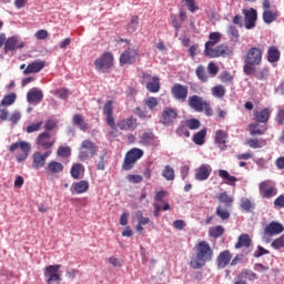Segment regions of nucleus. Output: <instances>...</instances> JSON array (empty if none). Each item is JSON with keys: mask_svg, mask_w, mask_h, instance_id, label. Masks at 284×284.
I'll use <instances>...</instances> for the list:
<instances>
[{"mask_svg": "<svg viewBox=\"0 0 284 284\" xmlns=\"http://www.w3.org/2000/svg\"><path fill=\"white\" fill-rule=\"evenodd\" d=\"M214 258V250L206 241H201L195 245V254L191 256L190 265L192 270H202L205 263H210Z\"/></svg>", "mask_w": 284, "mask_h": 284, "instance_id": "f257e3e1", "label": "nucleus"}, {"mask_svg": "<svg viewBox=\"0 0 284 284\" xmlns=\"http://www.w3.org/2000/svg\"><path fill=\"white\" fill-rule=\"evenodd\" d=\"M244 65L243 72L246 77H252L256 74V67L263 63V48L252 47L250 48L243 57Z\"/></svg>", "mask_w": 284, "mask_h": 284, "instance_id": "f03ea898", "label": "nucleus"}, {"mask_svg": "<svg viewBox=\"0 0 284 284\" xmlns=\"http://www.w3.org/2000/svg\"><path fill=\"white\" fill-rule=\"evenodd\" d=\"M17 150H20V152L17 153L16 161L18 163H23V161L30 156L32 144H30V142L20 140L9 146V152H17Z\"/></svg>", "mask_w": 284, "mask_h": 284, "instance_id": "7ed1b4c3", "label": "nucleus"}, {"mask_svg": "<svg viewBox=\"0 0 284 284\" xmlns=\"http://www.w3.org/2000/svg\"><path fill=\"white\" fill-rule=\"evenodd\" d=\"M97 154H99V146L92 140L82 141L78 155L79 161H88L90 156H97Z\"/></svg>", "mask_w": 284, "mask_h": 284, "instance_id": "20e7f679", "label": "nucleus"}, {"mask_svg": "<svg viewBox=\"0 0 284 284\" xmlns=\"http://www.w3.org/2000/svg\"><path fill=\"white\" fill-rule=\"evenodd\" d=\"M144 152L141 149L138 148H133L131 149L124 158L123 164H122V169L125 171L132 170V168H134V165H136V161H139V159H142Z\"/></svg>", "mask_w": 284, "mask_h": 284, "instance_id": "39448f33", "label": "nucleus"}, {"mask_svg": "<svg viewBox=\"0 0 284 284\" xmlns=\"http://www.w3.org/2000/svg\"><path fill=\"white\" fill-rule=\"evenodd\" d=\"M57 143V138L52 136L50 132L43 131L40 134H38L36 139V144L38 148H41L42 150L50 151L52 148H54V144Z\"/></svg>", "mask_w": 284, "mask_h": 284, "instance_id": "423d86ee", "label": "nucleus"}, {"mask_svg": "<svg viewBox=\"0 0 284 284\" xmlns=\"http://www.w3.org/2000/svg\"><path fill=\"white\" fill-rule=\"evenodd\" d=\"M61 265H48L44 267V278L47 284H59L61 283V274L59 273Z\"/></svg>", "mask_w": 284, "mask_h": 284, "instance_id": "0eeeda50", "label": "nucleus"}, {"mask_svg": "<svg viewBox=\"0 0 284 284\" xmlns=\"http://www.w3.org/2000/svg\"><path fill=\"white\" fill-rule=\"evenodd\" d=\"M94 65L98 72L110 70V68L114 65V55L110 52H104L101 57L94 60Z\"/></svg>", "mask_w": 284, "mask_h": 284, "instance_id": "6e6552de", "label": "nucleus"}, {"mask_svg": "<svg viewBox=\"0 0 284 284\" xmlns=\"http://www.w3.org/2000/svg\"><path fill=\"white\" fill-rule=\"evenodd\" d=\"M262 8L264 10L262 13L264 23H274L278 19V9L272 10V2L270 0H263Z\"/></svg>", "mask_w": 284, "mask_h": 284, "instance_id": "1a4fd4ad", "label": "nucleus"}, {"mask_svg": "<svg viewBox=\"0 0 284 284\" xmlns=\"http://www.w3.org/2000/svg\"><path fill=\"white\" fill-rule=\"evenodd\" d=\"M204 54L209 57V59H219L220 57H232V54H234V48L223 43Z\"/></svg>", "mask_w": 284, "mask_h": 284, "instance_id": "9d476101", "label": "nucleus"}, {"mask_svg": "<svg viewBox=\"0 0 284 284\" xmlns=\"http://www.w3.org/2000/svg\"><path fill=\"white\" fill-rule=\"evenodd\" d=\"M242 13L244 16V28L246 30H254L256 28V21L258 19V11L254 8L243 9Z\"/></svg>", "mask_w": 284, "mask_h": 284, "instance_id": "9b49d317", "label": "nucleus"}, {"mask_svg": "<svg viewBox=\"0 0 284 284\" xmlns=\"http://www.w3.org/2000/svg\"><path fill=\"white\" fill-rule=\"evenodd\" d=\"M175 119H179V111H176V109L166 106L162 111L160 123H162V125H166V126L174 125Z\"/></svg>", "mask_w": 284, "mask_h": 284, "instance_id": "f8f14e48", "label": "nucleus"}, {"mask_svg": "<svg viewBox=\"0 0 284 284\" xmlns=\"http://www.w3.org/2000/svg\"><path fill=\"white\" fill-rule=\"evenodd\" d=\"M140 57L139 49H126L120 55V63L123 65H132V63H136V59Z\"/></svg>", "mask_w": 284, "mask_h": 284, "instance_id": "ddd939ff", "label": "nucleus"}, {"mask_svg": "<svg viewBox=\"0 0 284 284\" xmlns=\"http://www.w3.org/2000/svg\"><path fill=\"white\" fill-rule=\"evenodd\" d=\"M187 85H183L181 83H175L171 88V94L175 101H180V103H184L187 100Z\"/></svg>", "mask_w": 284, "mask_h": 284, "instance_id": "4468645a", "label": "nucleus"}, {"mask_svg": "<svg viewBox=\"0 0 284 284\" xmlns=\"http://www.w3.org/2000/svg\"><path fill=\"white\" fill-rule=\"evenodd\" d=\"M260 194L263 199H272L276 196L277 190L276 186L272 185V181L267 180L260 184Z\"/></svg>", "mask_w": 284, "mask_h": 284, "instance_id": "2eb2a0df", "label": "nucleus"}, {"mask_svg": "<svg viewBox=\"0 0 284 284\" xmlns=\"http://www.w3.org/2000/svg\"><path fill=\"white\" fill-rule=\"evenodd\" d=\"M50 154H52V151H45L44 153H41L39 151L34 152L32 155L33 170H41V168H43V165H45V161H48V158L50 156Z\"/></svg>", "mask_w": 284, "mask_h": 284, "instance_id": "dca6fc26", "label": "nucleus"}, {"mask_svg": "<svg viewBox=\"0 0 284 284\" xmlns=\"http://www.w3.org/2000/svg\"><path fill=\"white\" fill-rule=\"evenodd\" d=\"M212 174V165L202 164L195 169L194 179L195 181H207Z\"/></svg>", "mask_w": 284, "mask_h": 284, "instance_id": "f3484780", "label": "nucleus"}, {"mask_svg": "<svg viewBox=\"0 0 284 284\" xmlns=\"http://www.w3.org/2000/svg\"><path fill=\"white\" fill-rule=\"evenodd\" d=\"M26 48V42H20L17 37H10L4 41V52H13V50Z\"/></svg>", "mask_w": 284, "mask_h": 284, "instance_id": "a211bd4d", "label": "nucleus"}, {"mask_svg": "<svg viewBox=\"0 0 284 284\" xmlns=\"http://www.w3.org/2000/svg\"><path fill=\"white\" fill-rule=\"evenodd\" d=\"M284 226L278 222H271L265 229L264 234L266 236H276V234H283Z\"/></svg>", "mask_w": 284, "mask_h": 284, "instance_id": "6ab92c4d", "label": "nucleus"}, {"mask_svg": "<svg viewBox=\"0 0 284 284\" xmlns=\"http://www.w3.org/2000/svg\"><path fill=\"white\" fill-rule=\"evenodd\" d=\"M253 116L256 123H267L270 116H272V109L265 108L261 111H254Z\"/></svg>", "mask_w": 284, "mask_h": 284, "instance_id": "aec40b11", "label": "nucleus"}, {"mask_svg": "<svg viewBox=\"0 0 284 284\" xmlns=\"http://www.w3.org/2000/svg\"><path fill=\"white\" fill-rule=\"evenodd\" d=\"M221 37L220 32H211L209 34V41L204 44V54L214 49V45L221 41Z\"/></svg>", "mask_w": 284, "mask_h": 284, "instance_id": "412c9836", "label": "nucleus"}, {"mask_svg": "<svg viewBox=\"0 0 284 284\" xmlns=\"http://www.w3.org/2000/svg\"><path fill=\"white\" fill-rule=\"evenodd\" d=\"M232 262V253L226 250L221 252L216 257L217 267L220 270H225V266Z\"/></svg>", "mask_w": 284, "mask_h": 284, "instance_id": "4be33fe9", "label": "nucleus"}, {"mask_svg": "<svg viewBox=\"0 0 284 284\" xmlns=\"http://www.w3.org/2000/svg\"><path fill=\"white\" fill-rule=\"evenodd\" d=\"M45 68L44 61H33L27 65L23 71V74H34L37 72H41Z\"/></svg>", "mask_w": 284, "mask_h": 284, "instance_id": "5701e85b", "label": "nucleus"}, {"mask_svg": "<svg viewBox=\"0 0 284 284\" xmlns=\"http://www.w3.org/2000/svg\"><path fill=\"white\" fill-rule=\"evenodd\" d=\"M204 104H205V101H203V98H201L199 95L189 97V105L195 112H203Z\"/></svg>", "mask_w": 284, "mask_h": 284, "instance_id": "b1692460", "label": "nucleus"}, {"mask_svg": "<svg viewBox=\"0 0 284 284\" xmlns=\"http://www.w3.org/2000/svg\"><path fill=\"white\" fill-rule=\"evenodd\" d=\"M266 59L268 63H278V61H281V51L278 50V47H270L266 53Z\"/></svg>", "mask_w": 284, "mask_h": 284, "instance_id": "393cba45", "label": "nucleus"}, {"mask_svg": "<svg viewBox=\"0 0 284 284\" xmlns=\"http://www.w3.org/2000/svg\"><path fill=\"white\" fill-rule=\"evenodd\" d=\"M118 128L121 129V130H124V131L135 130V128H136V118L131 115L130 118L121 120L118 123Z\"/></svg>", "mask_w": 284, "mask_h": 284, "instance_id": "a878e982", "label": "nucleus"}, {"mask_svg": "<svg viewBox=\"0 0 284 284\" xmlns=\"http://www.w3.org/2000/svg\"><path fill=\"white\" fill-rule=\"evenodd\" d=\"M27 101L29 103H41V101H43V92L41 90H30L27 93Z\"/></svg>", "mask_w": 284, "mask_h": 284, "instance_id": "bb28decb", "label": "nucleus"}, {"mask_svg": "<svg viewBox=\"0 0 284 284\" xmlns=\"http://www.w3.org/2000/svg\"><path fill=\"white\" fill-rule=\"evenodd\" d=\"M71 190H73L75 194H85V192L90 190V182L85 180L74 182L71 186Z\"/></svg>", "mask_w": 284, "mask_h": 284, "instance_id": "cd10ccee", "label": "nucleus"}, {"mask_svg": "<svg viewBox=\"0 0 284 284\" xmlns=\"http://www.w3.org/2000/svg\"><path fill=\"white\" fill-rule=\"evenodd\" d=\"M154 139H156L154 133L152 131H146L140 135L139 143L144 146L152 145V143H154Z\"/></svg>", "mask_w": 284, "mask_h": 284, "instance_id": "c85d7f7f", "label": "nucleus"}, {"mask_svg": "<svg viewBox=\"0 0 284 284\" xmlns=\"http://www.w3.org/2000/svg\"><path fill=\"white\" fill-rule=\"evenodd\" d=\"M84 173H85V166H83V164H81V163L72 164L71 170H70V174H71L72 179L79 180V179H81V174H84Z\"/></svg>", "mask_w": 284, "mask_h": 284, "instance_id": "c756f323", "label": "nucleus"}, {"mask_svg": "<svg viewBox=\"0 0 284 284\" xmlns=\"http://www.w3.org/2000/svg\"><path fill=\"white\" fill-rule=\"evenodd\" d=\"M252 245V239L248 234H241L235 244V250H241V247H250Z\"/></svg>", "mask_w": 284, "mask_h": 284, "instance_id": "7c9ffc66", "label": "nucleus"}, {"mask_svg": "<svg viewBox=\"0 0 284 284\" xmlns=\"http://www.w3.org/2000/svg\"><path fill=\"white\" fill-rule=\"evenodd\" d=\"M195 74L202 83H207L210 81V74H207V71L205 70V67L203 64H200L195 69Z\"/></svg>", "mask_w": 284, "mask_h": 284, "instance_id": "2f4dec72", "label": "nucleus"}, {"mask_svg": "<svg viewBox=\"0 0 284 284\" xmlns=\"http://www.w3.org/2000/svg\"><path fill=\"white\" fill-rule=\"evenodd\" d=\"M47 172H50V174H59L63 172V163L51 161L47 166Z\"/></svg>", "mask_w": 284, "mask_h": 284, "instance_id": "473e14b6", "label": "nucleus"}, {"mask_svg": "<svg viewBox=\"0 0 284 284\" xmlns=\"http://www.w3.org/2000/svg\"><path fill=\"white\" fill-rule=\"evenodd\" d=\"M146 90L153 94L159 92V90H161V79H159V77H153L152 81L146 83Z\"/></svg>", "mask_w": 284, "mask_h": 284, "instance_id": "72a5a7b5", "label": "nucleus"}, {"mask_svg": "<svg viewBox=\"0 0 284 284\" xmlns=\"http://www.w3.org/2000/svg\"><path fill=\"white\" fill-rule=\"evenodd\" d=\"M246 145L248 148H252L253 150H258L260 148H265L267 145V142L264 139H248L246 140Z\"/></svg>", "mask_w": 284, "mask_h": 284, "instance_id": "f704fd0d", "label": "nucleus"}, {"mask_svg": "<svg viewBox=\"0 0 284 284\" xmlns=\"http://www.w3.org/2000/svg\"><path fill=\"white\" fill-rule=\"evenodd\" d=\"M205 136H207V130H200L193 135V143H195V145H203L205 143Z\"/></svg>", "mask_w": 284, "mask_h": 284, "instance_id": "c9c22d12", "label": "nucleus"}, {"mask_svg": "<svg viewBox=\"0 0 284 284\" xmlns=\"http://www.w3.org/2000/svg\"><path fill=\"white\" fill-rule=\"evenodd\" d=\"M217 201L220 203H223L225 207H232V204L234 203V197L230 196L227 192H223L217 195Z\"/></svg>", "mask_w": 284, "mask_h": 284, "instance_id": "e433bc0d", "label": "nucleus"}, {"mask_svg": "<svg viewBox=\"0 0 284 284\" xmlns=\"http://www.w3.org/2000/svg\"><path fill=\"white\" fill-rule=\"evenodd\" d=\"M73 123L74 125H78V128H80V130H82L83 132H85V130L90 128L88 122L83 121V115L79 113L73 115Z\"/></svg>", "mask_w": 284, "mask_h": 284, "instance_id": "4c0bfd02", "label": "nucleus"}, {"mask_svg": "<svg viewBox=\"0 0 284 284\" xmlns=\"http://www.w3.org/2000/svg\"><path fill=\"white\" fill-rule=\"evenodd\" d=\"M212 95L215 99H223L225 97V87L223 84H216L211 89Z\"/></svg>", "mask_w": 284, "mask_h": 284, "instance_id": "58836bf2", "label": "nucleus"}, {"mask_svg": "<svg viewBox=\"0 0 284 284\" xmlns=\"http://www.w3.org/2000/svg\"><path fill=\"white\" fill-rule=\"evenodd\" d=\"M223 234H225V229L221 225L211 227L209 231V236H211L212 239H221Z\"/></svg>", "mask_w": 284, "mask_h": 284, "instance_id": "ea45409f", "label": "nucleus"}, {"mask_svg": "<svg viewBox=\"0 0 284 284\" xmlns=\"http://www.w3.org/2000/svg\"><path fill=\"white\" fill-rule=\"evenodd\" d=\"M128 32H136L139 30V16H132L128 26H126Z\"/></svg>", "mask_w": 284, "mask_h": 284, "instance_id": "a19ab883", "label": "nucleus"}, {"mask_svg": "<svg viewBox=\"0 0 284 284\" xmlns=\"http://www.w3.org/2000/svg\"><path fill=\"white\" fill-rule=\"evenodd\" d=\"M265 130H261L257 123H252L248 125V132L251 136H263V134H265Z\"/></svg>", "mask_w": 284, "mask_h": 284, "instance_id": "79ce46f5", "label": "nucleus"}, {"mask_svg": "<svg viewBox=\"0 0 284 284\" xmlns=\"http://www.w3.org/2000/svg\"><path fill=\"white\" fill-rule=\"evenodd\" d=\"M162 176L165 179V181H174L175 179L174 169L170 165H165L162 172Z\"/></svg>", "mask_w": 284, "mask_h": 284, "instance_id": "37998d69", "label": "nucleus"}, {"mask_svg": "<svg viewBox=\"0 0 284 284\" xmlns=\"http://www.w3.org/2000/svg\"><path fill=\"white\" fill-rule=\"evenodd\" d=\"M215 214L221 219V221H227V219L231 216L230 211H227V209H223L222 205L216 207Z\"/></svg>", "mask_w": 284, "mask_h": 284, "instance_id": "c03bdc74", "label": "nucleus"}, {"mask_svg": "<svg viewBox=\"0 0 284 284\" xmlns=\"http://www.w3.org/2000/svg\"><path fill=\"white\" fill-rule=\"evenodd\" d=\"M240 207L244 210V212H252V210H254V203H252L247 197H242Z\"/></svg>", "mask_w": 284, "mask_h": 284, "instance_id": "a18cd8bd", "label": "nucleus"}, {"mask_svg": "<svg viewBox=\"0 0 284 284\" xmlns=\"http://www.w3.org/2000/svg\"><path fill=\"white\" fill-rule=\"evenodd\" d=\"M14 101H17V93H10L3 97V99L1 100V105L8 108L12 105Z\"/></svg>", "mask_w": 284, "mask_h": 284, "instance_id": "49530a36", "label": "nucleus"}, {"mask_svg": "<svg viewBox=\"0 0 284 284\" xmlns=\"http://www.w3.org/2000/svg\"><path fill=\"white\" fill-rule=\"evenodd\" d=\"M219 176L220 179H224L225 181H229V183H236V181H239L236 176L230 175V172L225 170H219Z\"/></svg>", "mask_w": 284, "mask_h": 284, "instance_id": "de8ad7c7", "label": "nucleus"}, {"mask_svg": "<svg viewBox=\"0 0 284 284\" xmlns=\"http://www.w3.org/2000/svg\"><path fill=\"white\" fill-rule=\"evenodd\" d=\"M227 139V133L223 130H219L215 133V143H219V145H225V141Z\"/></svg>", "mask_w": 284, "mask_h": 284, "instance_id": "09e8293b", "label": "nucleus"}, {"mask_svg": "<svg viewBox=\"0 0 284 284\" xmlns=\"http://www.w3.org/2000/svg\"><path fill=\"white\" fill-rule=\"evenodd\" d=\"M247 276H250V271H242L234 281V284H247Z\"/></svg>", "mask_w": 284, "mask_h": 284, "instance_id": "8fccbe9b", "label": "nucleus"}, {"mask_svg": "<svg viewBox=\"0 0 284 284\" xmlns=\"http://www.w3.org/2000/svg\"><path fill=\"white\" fill-rule=\"evenodd\" d=\"M206 70L212 79L219 74V65L214 61L209 62Z\"/></svg>", "mask_w": 284, "mask_h": 284, "instance_id": "3c124183", "label": "nucleus"}, {"mask_svg": "<svg viewBox=\"0 0 284 284\" xmlns=\"http://www.w3.org/2000/svg\"><path fill=\"white\" fill-rule=\"evenodd\" d=\"M175 134H178V136H184L185 139H189L190 131H187V125L180 124L175 130Z\"/></svg>", "mask_w": 284, "mask_h": 284, "instance_id": "603ef678", "label": "nucleus"}, {"mask_svg": "<svg viewBox=\"0 0 284 284\" xmlns=\"http://www.w3.org/2000/svg\"><path fill=\"white\" fill-rule=\"evenodd\" d=\"M185 125L189 130H199L201 128V121L197 119H190L186 120Z\"/></svg>", "mask_w": 284, "mask_h": 284, "instance_id": "864d4df0", "label": "nucleus"}, {"mask_svg": "<svg viewBox=\"0 0 284 284\" xmlns=\"http://www.w3.org/2000/svg\"><path fill=\"white\" fill-rule=\"evenodd\" d=\"M42 125H43V121L30 124L29 126H27L26 132L27 134H32V132H39Z\"/></svg>", "mask_w": 284, "mask_h": 284, "instance_id": "5fc2aeb1", "label": "nucleus"}, {"mask_svg": "<svg viewBox=\"0 0 284 284\" xmlns=\"http://www.w3.org/2000/svg\"><path fill=\"white\" fill-rule=\"evenodd\" d=\"M135 219L140 225H148L150 223V217H144L143 211H136Z\"/></svg>", "mask_w": 284, "mask_h": 284, "instance_id": "6e6d98bb", "label": "nucleus"}, {"mask_svg": "<svg viewBox=\"0 0 284 284\" xmlns=\"http://www.w3.org/2000/svg\"><path fill=\"white\" fill-rule=\"evenodd\" d=\"M270 77V69L264 68L255 73V78L258 81H266V79Z\"/></svg>", "mask_w": 284, "mask_h": 284, "instance_id": "4d7b16f0", "label": "nucleus"}, {"mask_svg": "<svg viewBox=\"0 0 284 284\" xmlns=\"http://www.w3.org/2000/svg\"><path fill=\"white\" fill-rule=\"evenodd\" d=\"M57 154L58 156H62L63 159H65L67 156H70V154H72V150L70 149V146H59Z\"/></svg>", "mask_w": 284, "mask_h": 284, "instance_id": "13d9d810", "label": "nucleus"}, {"mask_svg": "<svg viewBox=\"0 0 284 284\" xmlns=\"http://www.w3.org/2000/svg\"><path fill=\"white\" fill-rule=\"evenodd\" d=\"M57 128H58V123L52 119L47 120L44 123V130H45L44 132H52V130H57Z\"/></svg>", "mask_w": 284, "mask_h": 284, "instance_id": "bf43d9fd", "label": "nucleus"}, {"mask_svg": "<svg viewBox=\"0 0 284 284\" xmlns=\"http://www.w3.org/2000/svg\"><path fill=\"white\" fill-rule=\"evenodd\" d=\"M271 247H273V250H281L284 247V234L282 236H280L278 239L274 240L271 244Z\"/></svg>", "mask_w": 284, "mask_h": 284, "instance_id": "052dcab7", "label": "nucleus"}, {"mask_svg": "<svg viewBox=\"0 0 284 284\" xmlns=\"http://www.w3.org/2000/svg\"><path fill=\"white\" fill-rule=\"evenodd\" d=\"M220 79L222 83H232L234 81V77L227 71L222 72Z\"/></svg>", "mask_w": 284, "mask_h": 284, "instance_id": "680f3d73", "label": "nucleus"}, {"mask_svg": "<svg viewBox=\"0 0 284 284\" xmlns=\"http://www.w3.org/2000/svg\"><path fill=\"white\" fill-rule=\"evenodd\" d=\"M144 104L148 105L149 110H154L159 105V100L154 97H151L144 101Z\"/></svg>", "mask_w": 284, "mask_h": 284, "instance_id": "e2e57ef3", "label": "nucleus"}, {"mask_svg": "<svg viewBox=\"0 0 284 284\" xmlns=\"http://www.w3.org/2000/svg\"><path fill=\"white\" fill-rule=\"evenodd\" d=\"M55 97H58V99H68L70 91L65 88L59 89L55 91Z\"/></svg>", "mask_w": 284, "mask_h": 284, "instance_id": "0e129e2a", "label": "nucleus"}, {"mask_svg": "<svg viewBox=\"0 0 284 284\" xmlns=\"http://www.w3.org/2000/svg\"><path fill=\"white\" fill-rule=\"evenodd\" d=\"M187 7V10H190L192 13L196 12L199 10V6H196L195 0H184Z\"/></svg>", "mask_w": 284, "mask_h": 284, "instance_id": "69168bd1", "label": "nucleus"}, {"mask_svg": "<svg viewBox=\"0 0 284 284\" xmlns=\"http://www.w3.org/2000/svg\"><path fill=\"white\" fill-rule=\"evenodd\" d=\"M275 123H277V125H284V109H278Z\"/></svg>", "mask_w": 284, "mask_h": 284, "instance_id": "338daca9", "label": "nucleus"}, {"mask_svg": "<svg viewBox=\"0 0 284 284\" xmlns=\"http://www.w3.org/2000/svg\"><path fill=\"white\" fill-rule=\"evenodd\" d=\"M113 112V106H112V101H106L104 106H103V114L108 115H112Z\"/></svg>", "mask_w": 284, "mask_h": 284, "instance_id": "774afa93", "label": "nucleus"}]
</instances>
